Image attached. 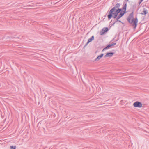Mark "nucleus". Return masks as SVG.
Segmentation results:
<instances>
[{
	"label": "nucleus",
	"mask_w": 149,
	"mask_h": 149,
	"mask_svg": "<svg viewBox=\"0 0 149 149\" xmlns=\"http://www.w3.org/2000/svg\"><path fill=\"white\" fill-rule=\"evenodd\" d=\"M122 9H118L114 6L112 8L109 13L108 17L109 20L110 19L113 15L114 18H115L117 16L118 14L122 10Z\"/></svg>",
	"instance_id": "nucleus-1"
},
{
	"label": "nucleus",
	"mask_w": 149,
	"mask_h": 149,
	"mask_svg": "<svg viewBox=\"0 0 149 149\" xmlns=\"http://www.w3.org/2000/svg\"><path fill=\"white\" fill-rule=\"evenodd\" d=\"M122 9H118L114 6L112 8L109 13L108 17L109 20L110 19L113 15L114 18H115L117 16L118 14L122 10Z\"/></svg>",
	"instance_id": "nucleus-2"
},
{
	"label": "nucleus",
	"mask_w": 149,
	"mask_h": 149,
	"mask_svg": "<svg viewBox=\"0 0 149 149\" xmlns=\"http://www.w3.org/2000/svg\"><path fill=\"white\" fill-rule=\"evenodd\" d=\"M127 19L129 23L132 24L134 26V28L136 27L138 22V19L137 17H136L135 19H134L133 18V12H132L130 14Z\"/></svg>",
	"instance_id": "nucleus-3"
},
{
	"label": "nucleus",
	"mask_w": 149,
	"mask_h": 149,
	"mask_svg": "<svg viewBox=\"0 0 149 149\" xmlns=\"http://www.w3.org/2000/svg\"><path fill=\"white\" fill-rule=\"evenodd\" d=\"M126 7H127V4L126 3L125 4H123V9L122 10H124L123 13L122 12H120V13L119 15L118 16V17H116V22L117 21H119V22H121V21L120 20H119V19L120 18L122 17L123 16L125 13V11L126 10Z\"/></svg>",
	"instance_id": "nucleus-4"
},
{
	"label": "nucleus",
	"mask_w": 149,
	"mask_h": 149,
	"mask_svg": "<svg viewBox=\"0 0 149 149\" xmlns=\"http://www.w3.org/2000/svg\"><path fill=\"white\" fill-rule=\"evenodd\" d=\"M133 106L135 107H138L141 108L142 107V104L141 102L138 101H136L133 104Z\"/></svg>",
	"instance_id": "nucleus-5"
},
{
	"label": "nucleus",
	"mask_w": 149,
	"mask_h": 149,
	"mask_svg": "<svg viewBox=\"0 0 149 149\" xmlns=\"http://www.w3.org/2000/svg\"><path fill=\"white\" fill-rule=\"evenodd\" d=\"M108 30V28L107 27L104 28L100 31V34L101 35H102L104 34L105 32H107Z\"/></svg>",
	"instance_id": "nucleus-6"
},
{
	"label": "nucleus",
	"mask_w": 149,
	"mask_h": 149,
	"mask_svg": "<svg viewBox=\"0 0 149 149\" xmlns=\"http://www.w3.org/2000/svg\"><path fill=\"white\" fill-rule=\"evenodd\" d=\"M94 39V36H92L88 40L86 43L85 44V45L84 46V47H86L88 44L90 42L92 41V40H93Z\"/></svg>",
	"instance_id": "nucleus-7"
},
{
	"label": "nucleus",
	"mask_w": 149,
	"mask_h": 149,
	"mask_svg": "<svg viewBox=\"0 0 149 149\" xmlns=\"http://www.w3.org/2000/svg\"><path fill=\"white\" fill-rule=\"evenodd\" d=\"M114 54L113 52L108 53L104 56L105 58H107L108 57H111L112 55Z\"/></svg>",
	"instance_id": "nucleus-8"
},
{
	"label": "nucleus",
	"mask_w": 149,
	"mask_h": 149,
	"mask_svg": "<svg viewBox=\"0 0 149 149\" xmlns=\"http://www.w3.org/2000/svg\"><path fill=\"white\" fill-rule=\"evenodd\" d=\"M104 54L103 53L101 54L100 55L98 56L95 59V61H98L103 56Z\"/></svg>",
	"instance_id": "nucleus-9"
},
{
	"label": "nucleus",
	"mask_w": 149,
	"mask_h": 149,
	"mask_svg": "<svg viewBox=\"0 0 149 149\" xmlns=\"http://www.w3.org/2000/svg\"><path fill=\"white\" fill-rule=\"evenodd\" d=\"M148 13L147 10L145 9H144L143 11L141 13L142 15H146Z\"/></svg>",
	"instance_id": "nucleus-10"
},
{
	"label": "nucleus",
	"mask_w": 149,
	"mask_h": 149,
	"mask_svg": "<svg viewBox=\"0 0 149 149\" xmlns=\"http://www.w3.org/2000/svg\"><path fill=\"white\" fill-rule=\"evenodd\" d=\"M111 46V45L110 44H109V45H108L105 48H104L103 49V51H104L105 50H106V49H108Z\"/></svg>",
	"instance_id": "nucleus-11"
},
{
	"label": "nucleus",
	"mask_w": 149,
	"mask_h": 149,
	"mask_svg": "<svg viewBox=\"0 0 149 149\" xmlns=\"http://www.w3.org/2000/svg\"><path fill=\"white\" fill-rule=\"evenodd\" d=\"M120 4L119 3H117L116 4L115 7L118 9H119V8L120 7Z\"/></svg>",
	"instance_id": "nucleus-12"
},
{
	"label": "nucleus",
	"mask_w": 149,
	"mask_h": 149,
	"mask_svg": "<svg viewBox=\"0 0 149 149\" xmlns=\"http://www.w3.org/2000/svg\"><path fill=\"white\" fill-rule=\"evenodd\" d=\"M16 146H10V149H16Z\"/></svg>",
	"instance_id": "nucleus-13"
},
{
	"label": "nucleus",
	"mask_w": 149,
	"mask_h": 149,
	"mask_svg": "<svg viewBox=\"0 0 149 149\" xmlns=\"http://www.w3.org/2000/svg\"><path fill=\"white\" fill-rule=\"evenodd\" d=\"M116 44V42H113L112 44H111L110 45H111V46H114Z\"/></svg>",
	"instance_id": "nucleus-14"
},
{
	"label": "nucleus",
	"mask_w": 149,
	"mask_h": 149,
	"mask_svg": "<svg viewBox=\"0 0 149 149\" xmlns=\"http://www.w3.org/2000/svg\"><path fill=\"white\" fill-rule=\"evenodd\" d=\"M143 1V0H139V4H140V3H141L142 2V1Z\"/></svg>",
	"instance_id": "nucleus-15"
},
{
	"label": "nucleus",
	"mask_w": 149,
	"mask_h": 149,
	"mask_svg": "<svg viewBox=\"0 0 149 149\" xmlns=\"http://www.w3.org/2000/svg\"><path fill=\"white\" fill-rule=\"evenodd\" d=\"M143 1V0H139V4H140V3H141L142 2V1Z\"/></svg>",
	"instance_id": "nucleus-16"
}]
</instances>
